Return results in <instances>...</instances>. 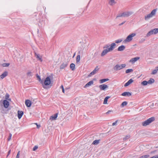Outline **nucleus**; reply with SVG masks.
Masks as SVG:
<instances>
[{
  "mask_svg": "<svg viewBox=\"0 0 158 158\" xmlns=\"http://www.w3.org/2000/svg\"><path fill=\"white\" fill-rule=\"evenodd\" d=\"M155 118L154 117H152L143 122L142 123V125L143 126H146L154 122L155 121Z\"/></svg>",
  "mask_w": 158,
  "mask_h": 158,
  "instance_id": "f257e3e1",
  "label": "nucleus"
},
{
  "mask_svg": "<svg viewBox=\"0 0 158 158\" xmlns=\"http://www.w3.org/2000/svg\"><path fill=\"white\" fill-rule=\"evenodd\" d=\"M43 84H41L44 88H45L44 86L45 85H50L51 83V81L49 76L47 77L45 80H43Z\"/></svg>",
  "mask_w": 158,
  "mask_h": 158,
  "instance_id": "f03ea898",
  "label": "nucleus"
},
{
  "mask_svg": "<svg viewBox=\"0 0 158 158\" xmlns=\"http://www.w3.org/2000/svg\"><path fill=\"white\" fill-rule=\"evenodd\" d=\"M156 9H154L152 11L150 14L145 16L144 17L145 20H148L150 18L152 17L153 16H154L156 14Z\"/></svg>",
  "mask_w": 158,
  "mask_h": 158,
  "instance_id": "7ed1b4c3",
  "label": "nucleus"
},
{
  "mask_svg": "<svg viewBox=\"0 0 158 158\" xmlns=\"http://www.w3.org/2000/svg\"><path fill=\"white\" fill-rule=\"evenodd\" d=\"M126 66V64H117L113 67V69L115 71H118L124 68Z\"/></svg>",
  "mask_w": 158,
  "mask_h": 158,
  "instance_id": "20e7f679",
  "label": "nucleus"
},
{
  "mask_svg": "<svg viewBox=\"0 0 158 158\" xmlns=\"http://www.w3.org/2000/svg\"><path fill=\"white\" fill-rule=\"evenodd\" d=\"M136 35V34L132 33L128 35L126 38L124 40V43L129 42L131 41L133 39V37Z\"/></svg>",
  "mask_w": 158,
  "mask_h": 158,
  "instance_id": "39448f33",
  "label": "nucleus"
},
{
  "mask_svg": "<svg viewBox=\"0 0 158 158\" xmlns=\"http://www.w3.org/2000/svg\"><path fill=\"white\" fill-rule=\"evenodd\" d=\"M158 33V28H155L151 30L147 34V36L148 37L153 34H156Z\"/></svg>",
  "mask_w": 158,
  "mask_h": 158,
  "instance_id": "423d86ee",
  "label": "nucleus"
},
{
  "mask_svg": "<svg viewBox=\"0 0 158 158\" xmlns=\"http://www.w3.org/2000/svg\"><path fill=\"white\" fill-rule=\"evenodd\" d=\"M133 12L132 11H126L123 12V17H127L131 15Z\"/></svg>",
  "mask_w": 158,
  "mask_h": 158,
  "instance_id": "0eeeda50",
  "label": "nucleus"
},
{
  "mask_svg": "<svg viewBox=\"0 0 158 158\" xmlns=\"http://www.w3.org/2000/svg\"><path fill=\"white\" fill-rule=\"evenodd\" d=\"M99 69L98 68V66H97L93 71L90 74L88 75V76L89 77H91L92 75H94V74L96 73L98 71Z\"/></svg>",
  "mask_w": 158,
  "mask_h": 158,
  "instance_id": "6e6552de",
  "label": "nucleus"
},
{
  "mask_svg": "<svg viewBox=\"0 0 158 158\" xmlns=\"http://www.w3.org/2000/svg\"><path fill=\"white\" fill-rule=\"evenodd\" d=\"M116 45L115 43H112L110 44V48H108V50L110 51V52L112 51L115 48Z\"/></svg>",
  "mask_w": 158,
  "mask_h": 158,
  "instance_id": "1a4fd4ad",
  "label": "nucleus"
},
{
  "mask_svg": "<svg viewBox=\"0 0 158 158\" xmlns=\"http://www.w3.org/2000/svg\"><path fill=\"white\" fill-rule=\"evenodd\" d=\"M3 104L4 107L6 108H7L9 105V102L7 100H5L3 101Z\"/></svg>",
  "mask_w": 158,
  "mask_h": 158,
  "instance_id": "9d476101",
  "label": "nucleus"
},
{
  "mask_svg": "<svg viewBox=\"0 0 158 158\" xmlns=\"http://www.w3.org/2000/svg\"><path fill=\"white\" fill-rule=\"evenodd\" d=\"M99 87L101 90H105L106 88H108V86L106 85L102 84L100 85Z\"/></svg>",
  "mask_w": 158,
  "mask_h": 158,
  "instance_id": "9b49d317",
  "label": "nucleus"
},
{
  "mask_svg": "<svg viewBox=\"0 0 158 158\" xmlns=\"http://www.w3.org/2000/svg\"><path fill=\"white\" fill-rule=\"evenodd\" d=\"M8 75V72L6 71H5L0 76V78L1 79H3L4 78L7 76Z\"/></svg>",
  "mask_w": 158,
  "mask_h": 158,
  "instance_id": "f8f14e48",
  "label": "nucleus"
},
{
  "mask_svg": "<svg viewBox=\"0 0 158 158\" xmlns=\"http://www.w3.org/2000/svg\"><path fill=\"white\" fill-rule=\"evenodd\" d=\"M110 52V51L108 50V48L104 50L102 52V53L101 54V56H105L106 54H107L108 52Z\"/></svg>",
  "mask_w": 158,
  "mask_h": 158,
  "instance_id": "ddd939ff",
  "label": "nucleus"
},
{
  "mask_svg": "<svg viewBox=\"0 0 158 158\" xmlns=\"http://www.w3.org/2000/svg\"><path fill=\"white\" fill-rule=\"evenodd\" d=\"M58 116V114L56 113L53 115L51 116L50 118V119L51 120H54L56 119Z\"/></svg>",
  "mask_w": 158,
  "mask_h": 158,
  "instance_id": "4468645a",
  "label": "nucleus"
},
{
  "mask_svg": "<svg viewBox=\"0 0 158 158\" xmlns=\"http://www.w3.org/2000/svg\"><path fill=\"white\" fill-rule=\"evenodd\" d=\"M23 114V112L22 111L19 110L18 111V117L19 119H20Z\"/></svg>",
  "mask_w": 158,
  "mask_h": 158,
  "instance_id": "2eb2a0df",
  "label": "nucleus"
},
{
  "mask_svg": "<svg viewBox=\"0 0 158 158\" xmlns=\"http://www.w3.org/2000/svg\"><path fill=\"white\" fill-rule=\"evenodd\" d=\"M139 59V57H135V58H132L130 60V62H131L132 63H134L136 61L138 60Z\"/></svg>",
  "mask_w": 158,
  "mask_h": 158,
  "instance_id": "dca6fc26",
  "label": "nucleus"
},
{
  "mask_svg": "<svg viewBox=\"0 0 158 158\" xmlns=\"http://www.w3.org/2000/svg\"><path fill=\"white\" fill-rule=\"evenodd\" d=\"M133 80L132 79H130L127 83L125 84L124 86L125 87H127L129 85L132 83L133 82Z\"/></svg>",
  "mask_w": 158,
  "mask_h": 158,
  "instance_id": "f3484780",
  "label": "nucleus"
},
{
  "mask_svg": "<svg viewBox=\"0 0 158 158\" xmlns=\"http://www.w3.org/2000/svg\"><path fill=\"white\" fill-rule=\"evenodd\" d=\"M25 104L27 107H30L31 104V102L29 100H26L25 101Z\"/></svg>",
  "mask_w": 158,
  "mask_h": 158,
  "instance_id": "a211bd4d",
  "label": "nucleus"
},
{
  "mask_svg": "<svg viewBox=\"0 0 158 158\" xmlns=\"http://www.w3.org/2000/svg\"><path fill=\"white\" fill-rule=\"evenodd\" d=\"M35 55L38 60H40L41 62L43 61L42 57L40 56L39 54L35 53Z\"/></svg>",
  "mask_w": 158,
  "mask_h": 158,
  "instance_id": "6ab92c4d",
  "label": "nucleus"
},
{
  "mask_svg": "<svg viewBox=\"0 0 158 158\" xmlns=\"http://www.w3.org/2000/svg\"><path fill=\"white\" fill-rule=\"evenodd\" d=\"M68 65L67 62H65L63 63L60 66V69H63L66 67Z\"/></svg>",
  "mask_w": 158,
  "mask_h": 158,
  "instance_id": "aec40b11",
  "label": "nucleus"
},
{
  "mask_svg": "<svg viewBox=\"0 0 158 158\" xmlns=\"http://www.w3.org/2000/svg\"><path fill=\"white\" fill-rule=\"evenodd\" d=\"M125 48V47L123 45H122L118 47V51H122L124 50Z\"/></svg>",
  "mask_w": 158,
  "mask_h": 158,
  "instance_id": "412c9836",
  "label": "nucleus"
},
{
  "mask_svg": "<svg viewBox=\"0 0 158 158\" xmlns=\"http://www.w3.org/2000/svg\"><path fill=\"white\" fill-rule=\"evenodd\" d=\"M94 83V81H90L88 83H87L84 86V88H86L87 87H88L89 86H90L92 85Z\"/></svg>",
  "mask_w": 158,
  "mask_h": 158,
  "instance_id": "4be33fe9",
  "label": "nucleus"
},
{
  "mask_svg": "<svg viewBox=\"0 0 158 158\" xmlns=\"http://www.w3.org/2000/svg\"><path fill=\"white\" fill-rule=\"evenodd\" d=\"M131 94L129 92H124L122 94V95L123 96H130L131 95Z\"/></svg>",
  "mask_w": 158,
  "mask_h": 158,
  "instance_id": "5701e85b",
  "label": "nucleus"
},
{
  "mask_svg": "<svg viewBox=\"0 0 158 158\" xmlns=\"http://www.w3.org/2000/svg\"><path fill=\"white\" fill-rule=\"evenodd\" d=\"M70 68L73 71L75 69V65L73 63H72L70 64Z\"/></svg>",
  "mask_w": 158,
  "mask_h": 158,
  "instance_id": "b1692460",
  "label": "nucleus"
},
{
  "mask_svg": "<svg viewBox=\"0 0 158 158\" xmlns=\"http://www.w3.org/2000/svg\"><path fill=\"white\" fill-rule=\"evenodd\" d=\"M155 81L154 80L153 78H151L148 81V84L150 85L153 83Z\"/></svg>",
  "mask_w": 158,
  "mask_h": 158,
  "instance_id": "393cba45",
  "label": "nucleus"
},
{
  "mask_svg": "<svg viewBox=\"0 0 158 158\" xmlns=\"http://www.w3.org/2000/svg\"><path fill=\"white\" fill-rule=\"evenodd\" d=\"M115 3L116 2H115L114 0H110L109 4L110 5L113 6L115 4Z\"/></svg>",
  "mask_w": 158,
  "mask_h": 158,
  "instance_id": "a878e982",
  "label": "nucleus"
},
{
  "mask_svg": "<svg viewBox=\"0 0 158 158\" xmlns=\"http://www.w3.org/2000/svg\"><path fill=\"white\" fill-rule=\"evenodd\" d=\"M109 79L108 78L106 79H101L100 80V83H102L105 82L107 81H109Z\"/></svg>",
  "mask_w": 158,
  "mask_h": 158,
  "instance_id": "bb28decb",
  "label": "nucleus"
},
{
  "mask_svg": "<svg viewBox=\"0 0 158 158\" xmlns=\"http://www.w3.org/2000/svg\"><path fill=\"white\" fill-rule=\"evenodd\" d=\"M110 98V97L109 96H107L104 99V102H103V104H106L107 103V102L108 99Z\"/></svg>",
  "mask_w": 158,
  "mask_h": 158,
  "instance_id": "cd10ccee",
  "label": "nucleus"
},
{
  "mask_svg": "<svg viewBox=\"0 0 158 158\" xmlns=\"http://www.w3.org/2000/svg\"><path fill=\"white\" fill-rule=\"evenodd\" d=\"M80 55H78L77 56V57H76V62L77 63H78V62H79L80 61Z\"/></svg>",
  "mask_w": 158,
  "mask_h": 158,
  "instance_id": "c85d7f7f",
  "label": "nucleus"
},
{
  "mask_svg": "<svg viewBox=\"0 0 158 158\" xmlns=\"http://www.w3.org/2000/svg\"><path fill=\"white\" fill-rule=\"evenodd\" d=\"M99 140H95L92 143V144L94 145H97L99 143Z\"/></svg>",
  "mask_w": 158,
  "mask_h": 158,
  "instance_id": "c756f323",
  "label": "nucleus"
},
{
  "mask_svg": "<svg viewBox=\"0 0 158 158\" xmlns=\"http://www.w3.org/2000/svg\"><path fill=\"white\" fill-rule=\"evenodd\" d=\"M127 104V102L126 101H124L122 102L121 105V106L122 107L126 106Z\"/></svg>",
  "mask_w": 158,
  "mask_h": 158,
  "instance_id": "7c9ffc66",
  "label": "nucleus"
},
{
  "mask_svg": "<svg viewBox=\"0 0 158 158\" xmlns=\"http://www.w3.org/2000/svg\"><path fill=\"white\" fill-rule=\"evenodd\" d=\"M133 71V70L132 69H129L126 70V73H128L130 72H132Z\"/></svg>",
  "mask_w": 158,
  "mask_h": 158,
  "instance_id": "2f4dec72",
  "label": "nucleus"
},
{
  "mask_svg": "<svg viewBox=\"0 0 158 158\" xmlns=\"http://www.w3.org/2000/svg\"><path fill=\"white\" fill-rule=\"evenodd\" d=\"M148 84V81H144L141 82V84L143 85H146Z\"/></svg>",
  "mask_w": 158,
  "mask_h": 158,
  "instance_id": "473e14b6",
  "label": "nucleus"
},
{
  "mask_svg": "<svg viewBox=\"0 0 158 158\" xmlns=\"http://www.w3.org/2000/svg\"><path fill=\"white\" fill-rule=\"evenodd\" d=\"M120 17H123V13L118 14L117 16L116 17V19H117V18Z\"/></svg>",
  "mask_w": 158,
  "mask_h": 158,
  "instance_id": "72a5a7b5",
  "label": "nucleus"
},
{
  "mask_svg": "<svg viewBox=\"0 0 158 158\" xmlns=\"http://www.w3.org/2000/svg\"><path fill=\"white\" fill-rule=\"evenodd\" d=\"M149 157V156L148 155H146L143 156L139 158H148Z\"/></svg>",
  "mask_w": 158,
  "mask_h": 158,
  "instance_id": "f704fd0d",
  "label": "nucleus"
},
{
  "mask_svg": "<svg viewBox=\"0 0 158 158\" xmlns=\"http://www.w3.org/2000/svg\"><path fill=\"white\" fill-rule=\"evenodd\" d=\"M10 64L7 63H4L2 64V66L4 67H7L9 66Z\"/></svg>",
  "mask_w": 158,
  "mask_h": 158,
  "instance_id": "c9c22d12",
  "label": "nucleus"
},
{
  "mask_svg": "<svg viewBox=\"0 0 158 158\" xmlns=\"http://www.w3.org/2000/svg\"><path fill=\"white\" fill-rule=\"evenodd\" d=\"M122 41H123V40L119 39H118V40H116L115 41V42L116 43H120L121 42H122Z\"/></svg>",
  "mask_w": 158,
  "mask_h": 158,
  "instance_id": "e433bc0d",
  "label": "nucleus"
},
{
  "mask_svg": "<svg viewBox=\"0 0 158 158\" xmlns=\"http://www.w3.org/2000/svg\"><path fill=\"white\" fill-rule=\"evenodd\" d=\"M38 80L41 83L43 84V79H41L40 77L39 76H38Z\"/></svg>",
  "mask_w": 158,
  "mask_h": 158,
  "instance_id": "4c0bfd02",
  "label": "nucleus"
},
{
  "mask_svg": "<svg viewBox=\"0 0 158 158\" xmlns=\"http://www.w3.org/2000/svg\"><path fill=\"white\" fill-rule=\"evenodd\" d=\"M157 73V70L154 69V70L151 73V74L152 75H154L156 74Z\"/></svg>",
  "mask_w": 158,
  "mask_h": 158,
  "instance_id": "58836bf2",
  "label": "nucleus"
},
{
  "mask_svg": "<svg viewBox=\"0 0 158 158\" xmlns=\"http://www.w3.org/2000/svg\"><path fill=\"white\" fill-rule=\"evenodd\" d=\"M113 112V110H109L106 113V114H109L110 113H112Z\"/></svg>",
  "mask_w": 158,
  "mask_h": 158,
  "instance_id": "ea45409f",
  "label": "nucleus"
},
{
  "mask_svg": "<svg viewBox=\"0 0 158 158\" xmlns=\"http://www.w3.org/2000/svg\"><path fill=\"white\" fill-rule=\"evenodd\" d=\"M38 148V147L37 146H35L33 148V150L35 151Z\"/></svg>",
  "mask_w": 158,
  "mask_h": 158,
  "instance_id": "a19ab883",
  "label": "nucleus"
},
{
  "mask_svg": "<svg viewBox=\"0 0 158 158\" xmlns=\"http://www.w3.org/2000/svg\"><path fill=\"white\" fill-rule=\"evenodd\" d=\"M12 137V134L11 133H10L8 138V140L9 141L11 138Z\"/></svg>",
  "mask_w": 158,
  "mask_h": 158,
  "instance_id": "79ce46f5",
  "label": "nucleus"
},
{
  "mask_svg": "<svg viewBox=\"0 0 158 158\" xmlns=\"http://www.w3.org/2000/svg\"><path fill=\"white\" fill-rule=\"evenodd\" d=\"M27 75L29 76H31V72H28L27 73Z\"/></svg>",
  "mask_w": 158,
  "mask_h": 158,
  "instance_id": "37998d69",
  "label": "nucleus"
},
{
  "mask_svg": "<svg viewBox=\"0 0 158 158\" xmlns=\"http://www.w3.org/2000/svg\"><path fill=\"white\" fill-rule=\"evenodd\" d=\"M130 138V136L129 135H127L126 136V137L125 138H123L124 140H126L127 139H128Z\"/></svg>",
  "mask_w": 158,
  "mask_h": 158,
  "instance_id": "c03bdc74",
  "label": "nucleus"
},
{
  "mask_svg": "<svg viewBox=\"0 0 158 158\" xmlns=\"http://www.w3.org/2000/svg\"><path fill=\"white\" fill-rule=\"evenodd\" d=\"M118 122V121L117 120H116L115 121V122L113 123H112V125L113 126H114V125H115L116 123H117V122Z\"/></svg>",
  "mask_w": 158,
  "mask_h": 158,
  "instance_id": "a18cd8bd",
  "label": "nucleus"
},
{
  "mask_svg": "<svg viewBox=\"0 0 158 158\" xmlns=\"http://www.w3.org/2000/svg\"><path fill=\"white\" fill-rule=\"evenodd\" d=\"M110 45H109V44H106V45L104 47H103V48H108V47H109Z\"/></svg>",
  "mask_w": 158,
  "mask_h": 158,
  "instance_id": "49530a36",
  "label": "nucleus"
},
{
  "mask_svg": "<svg viewBox=\"0 0 158 158\" xmlns=\"http://www.w3.org/2000/svg\"><path fill=\"white\" fill-rule=\"evenodd\" d=\"M126 21H124L122 23H120L119 24V26H121L125 22H126Z\"/></svg>",
  "mask_w": 158,
  "mask_h": 158,
  "instance_id": "de8ad7c7",
  "label": "nucleus"
},
{
  "mask_svg": "<svg viewBox=\"0 0 158 158\" xmlns=\"http://www.w3.org/2000/svg\"><path fill=\"white\" fill-rule=\"evenodd\" d=\"M35 124L37 125V128H39L40 127V125H38V124H37V123H36Z\"/></svg>",
  "mask_w": 158,
  "mask_h": 158,
  "instance_id": "09e8293b",
  "label": "nucleus"
},
{
  "mask_svg": "<svg viewBox=\"0 0 158 158\" xmlns=\"http://www.w3.org/2000/svg\"><path fill=\"white\" fill-rule=\"evenodd\" d=\"M145 40L144 39H141V40L140 41V43H142L144 42L145 41Z\"/></svg>",
  "mask_w": 158,
  "mask_h": 158,
  "instance_id": "8fccbe9b",
  "label": "nucleus"
},
{
  "mask_svg": "<svg viewBox=\"0 0 158 158\" xmlns=\"http://www.w3.org/2000/svg\"><path fill=\"white\" fill-rule=\"evenodd\" d=\"M152 158H158L157 155H156V156H154L153 157H152Z\"/></svg>",
  "mask_w": 158,
  "mask_h": 158,
  "instance_id": "3c124183",
  "label": "nucleus"
},
{
  "mask_svg": "<svg viewBox=\"0 0 158 158\" xmlns=\"http://www.w3.org/2000/svg\"><path fill=\"white\" fill-rule=\"evenodd\" d=\"M81 52L82 53L83 52L82 51H80L78 52V55H80V54H81Z\"/></svg>",
  "mask_w": 158,
  "mask_h": 158,
  "instance_id": "603ef678",
  "label": "nucleus"
},
{
  "mask_svg": "<svg viewBox=\"0 0 158 158\" xmlns=\"http://www.w3.org/2000/svg\"><path fill=\"white\" fill-rule=\"evenodd\" d=\"M10 150L8 152V155H7V156H8L9 155V154L10 153Z\"/></svg>",
  "mask_w": 158,
  "mask_h": 158,
  "instance_id": "864d4df0",
  "label": "nucleus"
},
{
  "mask_svg": "<svg viewBox=\"0 0 158 158\" xmlns=\"http://www.w3.org/2000/svg\"><path fill=\"white\" fill-rule=\"evenodd\" d=\"M154 106V104L153 103H152V105L150 106V107H153Z\"/></svg>",
  "mask_w": 158,
  "mask_h": 158,
  "instance_id": "5fc2aeb1",
  "label": "nucleus"
},
{
  "mask_svg": "<svg viewBox=\"0 0 158 158\" xmlns=\"http://www.w3.org/2000/svg\"><path fill=\"white\" fill-rule=\"evenodd\" d=\"M16 158H19V156L18 155H17Z\"/></svg>",
  "mask_w": 158,
  "mask_h": 158,
  "instance_id": "6e6d98bb",
  "label": "nucleus"
},
{
  "mask_svg": "<svg viewBox=\"0 0 158 158\" xmlns=\"http://www.w3.org/2000/svg\"><path fill=\"white\" fill-rule=\"evenodd\" d=\"M20 151H19L18 152L17 154V155H19V153H20Z\"/></svg>",
  "mask_w": 158,
  "mask_h": 158,
  "instance_id": "4d7b16f0",
  "label": "nucleus"
},
{
  "mask_svg": "<svg viewBox=\"0 0 158 158\" xmlns=\"http://www.w3.org/2000/svg\"><path fill=\"white\" fill-rule=\"evenodd\" d=\"M62 92H63V93H64V88H63V89H62Z\"/></svg>",
  "mask_w": 158,
  "mask_h": 158,
  "instance_id": "13d9d810",
  "label": "nucleus"
},
{
  "mask_svg": "<svg viewBox=\"0 0 158 158\" xmlns=\"http://www.w3.org/2000/svg\"><path fill=\"white\" fill-rule=\"evenodd\" d=\"M61 88L62 89L64 88V87L63 85H61L60 86Z\"/></svg>",
  "mask_w": 158,
  "mask_h": 158,
  "instance_id": "bf43d9fd",
  "label": "nucleus"
},
{
  "mask_svg": "<svg viewBox=\"0 0 158 158\" xmlns=\"http://www.w3.org/2000/svg\"><path fill=\"white\" fill-rule=\"evenodd\" d=\"M156 68L157 69V70H158V66L156 67Z\"/></svg>",
  "mask_w": 158,
  "mask_h": 158,
  "instance_id": "052dcab7",
  "label": "nucleus"
},
{
  "mask_svg": "<svg viewBox=\"0 0 158 158\" xmlns=\"http://www.w3.org/2000/svg\"><path fill=\"white\" fill-rule=\"evenodd\" d=\"M75 53L74 54V55H73V57L75 56Z\"/></svg>",
  "mask_w": 158,
  "mask_h": 158,
  "instance_id": "680f3d73",
  "label": "nucleus"
},
{
  "mask_svg": "<svg viewBox=\"0 0 158 158\" xmlns=\"http://www.w3.org/2000/svg\"><path fill=\"white\" fill-rule=\"evenodd\" d=\"M39 32V30H38L37 32Z\"/></svg>",
  "mask_w": 158,
  "mask_h": 158,
  "instance_id": "e2e57ef3",
  "label": "nucleus"
},
{
  "mask_svg": "<svg viewBox=\"0 0 158 158\" xmlns=\"http://www.w3.org/2000/svg\"><path fill=\"white\" fill-rule=\"evenodd\" d=\"M157 157L158 158V155H157Z\"/></svg>",
  "mask_w": 158,
  "mask_h": 158,
  "instance_id": "0e129e2a",
  "label": "nucleus"
}]
</instances>
